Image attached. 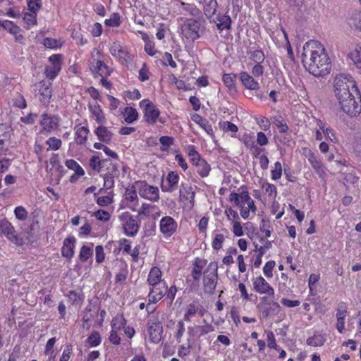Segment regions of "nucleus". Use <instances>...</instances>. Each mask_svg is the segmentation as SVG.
Masks as SVG:
<instances>
[{
  "instance_id": "obj_27",
  "label": "nucleus",
  "mask_w": 361,
  "mask_h": 361,
  "mask_svg": "<svg viewBox=\"0 0 361 361\" xmlns=\"http://www.w3.org/2000/svg\"><path fill=\"white\" fill-rule=\"evenodd\" d=\"M89 110L91 112L93 118L100 124H104L106 122L105 115L101 106L97 103L89 104Z\"/></svg>"
},
{
  "instance_id": "obj_50",
  "label": "nucleus",
  "mask_w": 361,
  "mask_h": 361,
  "mask_svg": "<svg viewBox=\"0 0 361 361\" xmlns=\"http://www.w3.org/2000/svg\"><path fill=\"white\" fill-rule=\"evenodd\" d=\"M225 240V236L221 233H215L212 240V247L215 250H219L222 248L223 243Z\"/></svg>"
},
{
  "instance_id": "obj_38",
  "label": "nucleus",
  "mask_w": 361,
  "mask_h": 361,
  "mask_svg": "<svg viewBox=\"0 0 361 361\" xmlns=\"http://www.w3.org/2000/svg\"><path fill=\"white\" fill-rule=\"evenodd\" d=\"M348 57L357 68L361 69V46H357L352 50L348 54Z\"/></svg>"
},
{
  "instance_id": "obj_56",
  "label": "nucleus",
  "mask_w": 361,
  "mask_h": 361,
  "mask_svg": "<svg viewBox=\"0 0 361 361\" xmlns=\"http://www.w3.org/2000/svg\"><path fill=\"white\" fill-rule=\"evenodd\" d=\"M348 25L350 27L361 31V14L355 15L354 17L349 18Z\"/></svg>"
},
{
  "instance_id": "obj_28",
  "label": "nucleus",
  "mask_w": 361,
  "mask_h": 361,
  "mask_svg": "<svg viewBox=\"0 0 361 361\" xmlns=\"http://www.w3.org/2000/svg\"><path fill=\"white\" fill-rule=\"evenodd\" d=\"M162 278V272L157 267H152L147 276V283L149 286L166 282Z\"/></svg>"
},
{
  "instance_id": "obj_37",
  "label": "nucleus",
  "mask_w": 361,
  "mask_h": 361,
  "mask_svg": "<svg viewBox=\"0 0 361 361\" xmlns=\"http://www.w3.org/2000/svg\"><path fill=\"white\" fill-rule=\"evenodd\" d=\"M127 321L123 314H117L111 322V328L114 330H121L126 325Z\"/></svg>"
},
{
  "instance_id": "obj_41",
  "label": "nucleus",
  "mask_w": 361,
  "mask_h": 361,
  "mask_svg": "<svg viewBox=\"0 0 361 361\" xmlns=\"http://www.w3.org/2000/svg\"><path fill=\"white\" fill-rule=\"evenodd\" d=\"M218 23L216 25L217 28L219 30H223L224 29H230L231 26V19L229 16L226 14H224L218 16L217 18Z\"/></svg>"
},
{
  "instance_id": "obj_18",
  "label": "nucleus",
  "mask_w": 361,
  "mask_h": 361,
  "mask_svg": "<svg viewBox=\"0 0 361 361\" xmlns=\"http://www.w3.org/2000/svg\"><path fill=\"white\" fill-rule=\"evenodd\" d=\"M179 175L175 171H170L162 180L161 188L163 192H173L178 187Z\"/></svg>"
},
{
  "instance_id": "obj_53",
  "label": "nucleus",
  "mask_w": 361,
  "mask_h": 361,
  "mask_svg": "<svg viewBox=\"0 0 361 361\" xmlns=\"http://www.w3.org/2000/svg\"><path fill=\"white\" fill-rule=\"evenodd\" d=\"M1 28L7 30L11 34L16 35L19 31V27L15 25L12 21L10 20H4L2 22Z\"/></svg>"
},
{
  "instance_id": "obj_64",
  "label": "nucleus",
  "mask_w": 361,
  "mask_h": 361,
  "mask_svg": "<svg viewBox=\"0 0 361 361\" xmlns=\"http://www.w3.org/2000/svg\"><path fill=\"white\" fill-rule=\"evenodd\" d=\"M23 20L27 24L34 25L37 23V13L31 11L26 13L24 15Z\"/></svg>"
},
{
  "instance_id": "obj_40",
  "label": "nucleus",
  "mask_w": 361,
  "mask_h": 361,
  "mask_svg": "<svg viewBox=\"0 0 361 361\" xmlns=\"http://www.w3.org/2000/svg\"><path fill=\"white\" fill-rule=\"evenodd\" d=\"M235 78L236 75L233 73H225L223 75V82L230 91H235Z\"/></svg>"
},
{
  "instance_id": "obj_21",
  "label": "nucleus",
  "mask_w": 361,
  "mask_h": 361,
  "mask_svg": "<svg viewBox=\"0 0 361 361\" xmlns=\"http://www.w3.org/2000/svg\"><path fill=\"white\" fill-rule=\"evenodd\" d=\"M305 157L307 158L310 164H311L312 167L316 171L317 173H319L320 176L325 172V169L320 159H319L314 152L309 149H305Z\"/></svg>"
},
{
  "instance_id": "obj_59",
  "label": "nucleus",
  "mask_w": 361,
  "mask_h": 361,
  "mask_svg": "<svg viewBox=\"0 0 361 361\" xmlns=\"http://www.w3.org/2000/svg\"><path fill=\"white\" fill-rule=\"evenodd\" d=\"M14 214L16 217L20 221H24L27 217V212L22 206L16 207L14 209Z\"/></svg>"
},
{
  "instance_id": "obj_54",
  "label": "nucleus",
  "mask_w": 361,
  "mask_h": 361,
  "mask_svg": "<svg viewBox=\"0 0 361 361\" xmlns=\"http://www.w3.org/2000/svg\"><path fill=\"white\" fill-rule=\"evenodd\" d=\"M271 179L277 180L281 178L282 176V165L281 162L276 161L274 164V169L271 171Z\"/></svg>"
},
{
  "instance_id": "obj_55",
  "label": "nucleus",
  "mask_w": 361,
  "mask_h": 361,
  "mask_svg": "<svg viewBox=\"0 0 361 361\" xmlns=\"http://www.w3.org/2000/svg\"><path fill=\"white\" fill-rule=\"evenodd\" d=\"M137 189L134 187L128 188L126 190V199L130 202L137 201Z\"/></svg>"
},
{
  "instance_id": "obj_8",
  "label": "nucleus",
  "mask_w": 361,
  "mask_h": 361,
  "mask_svg": "<svg viewBox=\"0 0 361 361\" xmlns=\"http://www.w3.org/2000/svg\"><path fill=\"white\" fill-rule=\"evenodd\" d=\"M357 96V100L355 99L353 94L349 98L345 97L338 100L341 109L351 116H356L361 112V97L360 94Z\"/></svg>"
},
{
  "instance_id": "obj_15",
  "label": "nucleus",
  "mask_w": 361,
  "mask_h": 361,
  "mask_svg": "<svg viewBox=\"0 0 361 361\" xmlns=\"http://www.w3.org/2000/svg\"><path fill=\"white\" fill-rule=\"evenodd\" d=\"M162 324L157 317H152L148 322V334L152 343H158L161 341Z\"/></svg>"
},
{
  "instance_id": "obj_16",
  "label": "nucleus",
  "mask_w": 361,
  "mask_h": 361,
  "mask_svg": "<svg viewBox=\"0 0 361 361\" xmlns=\"http://www.w3.org/2000/svg\"><path fill=\"white\" fill-rule=\"evenodd\" d=\"M39 100L44 105H47L50 102L52 96L51 83L45 80H42L36 84Z\"/></svg>"
},
{
  "instance_id": "obj_44",
  "label": "nucleus",
  "mask_w": 361,
  "mask_h": 361,
  "mask_svg": "<svg viewBox=\"0 0 361 361\" xmlns=\"http://www.w3.org/2000/svg\"><path fill=\"white\" fill-rule=\"evenodd\" d=\"M65 165L69 169L75 171V174L78 176H82L85 174L82 168L73 159H68L65 162Z\"/></svg>"
},
{
  "instance_id": "obj_11",
  "label": "nucleus",
  "mask_w": 361,
  "mask_h": 361,
  "mask_svg": "<svg viewBox=\"0 0 361 361\" xmlns=\"http://www.w3.org/2000/svg\"><path fill=\"white\" fill-rule=\"evenodd\" d=\"M61 59L60 54H53L49 58V65L44 69V75L50 80H54L61 69Z\"/></svg>"
},
{
  "instance_id": "obj_14",
  "label": "nucleus",
  "mask_w": 361,
  "mask_h": 361,
  "mask_svg": "<svg viewBox=\"0 0 361 361\" xmlns=\"http://www.w3.org/2000/svg\"><path fill=\"white\" fill-rule=\"evenodd\" d=\"M167 292L166 282L149 286L148 300L149 303H157L161 300Z\"/></svg>"
},
{
  "instance_id": "obj_19",
  "label": "nucleus",
  "mask_w": 361,
  "mask_h": 361,
  "mask_svg": "<svg viewBox=\"0 0 361 361\" xmlns=\"http://www.w3.org/2000/svg\"><path fill=\"white\" fill-rule=\"evenodd\" d=\"M113 164L110 159H101L98 155L92 156L89 161L90 168L98 173L102 171L104 168L109 169Z\"/></svg>"
},
{
  "instance_id": "obj_12",
  "label": "nucleus",
  "mask_w": 361,
  "mask_h": 361,
  "mask_svg": "<svg viewBox=\"0 0 361 361\" xmlns=\"http://www.w3.org/2000/svg\"><path fill=\"white\" fill-rule=\"evenodd\" d=\"M253 290L260 294L267 295L268 297H274V288L262 276L255 277L252 279Z\"/></svg>"
},
{
  "instance_id": "obj_57",
  "label": "nucleus",
  "mask_w": 361,
  "mask_h": 361,
  "mask_svg": "<svg viewBox=\"0 0 361 361\" xmlns=\"http://www.w3.org/2000/svg\"><path fill=\"white\" fill-rule=\"evenodd\" d=\"M275 262L274 260L268 261L263 267V272L267 278L269 279L273 276V269L275 267Z\"/></svg>"
},
{
  "instance_id": "obj_7",
  "label": "nucleus",
  "mask_w": 361,
  "mask_h": 361,
  "mask_svg": "<svg viewBox=\"0 0 361 361\" xmlns=\"http://www.w3.org/2000/svg\"><path fill=\"white\" fill-rule=\"evenodd\" d=\"M124 233L130 237L135 236L140 228V224L128 212H124L118 216Z\"/></svg>"
},
{
  "instance_id": "obj_49",
  "label": "nucleus",
  "mask_w": 361,
  "mask_h": 361,
  "mask_svg": "<svg viewBox=\"0 0 361 361\" xmlns=\"http://www.w3.org/2000/svg\"><path fill=\"white\" fill-rule=\"evenodd\" d=\"M102 341L100 334L97 331H93L87 338V342L91 347L98 346Z\"/></svg>"
},
{
  "instance_id": "obj_10",
  "label": "nucleus",
  "mask_w": 361,
  "mask_h": 361,
  "mask_svg": "<svg viewBox=\"0 0 361 361\" xmlns=\"http://www.w3.org/2000/svg\"><path fill=\"white\" fill-rule=\"evenodd\" d=\"M143 108L144 120L150 125L154 124L160 116V111L149 99H143L140 102Z\"/></svg>"
},
{
  "instance_id": "obj_2",
  "label": "nucleus",
  "mask_w": 361,
  "mask_h": 361,
  "mask_svg": "<svg viewBox=\"0 0 361 361\" xmlns=\"http://www.w3.org/2000/svg\"><path fill=\"white\" fill-rule=\"evenodd\" d=\"M334 92L337 99L352 96L355 92L359 95L355 81L353 78L348 73H340L336 75L334 80Z\"/></svg>"
},
{
  "instance_id": "obj_20",
  "label": "nucleus",
  "mask_w": 361,
  "mask_h": 361,
  "mask_svg": "<svg viewBox=\"0 0 361 361\" xmlns=\"http://www.w3.org/2000/svg\"><path fill=\"white\" fill-rule=\"evenodd\" d=\"M40 124L44 130L50 133L59 126V117L44 113L41 116Z\"/></svg>"
},
{
  "instance_id": "obj_36",
  "label": "nucleus",
  "mask_w": 361,
  "mask_h": 361,
  "mask_svg": "<svg viewBox=\"0 0 361 361\" xmlns=\"http://www.w3.org/2000/svg\"><path fill=\"white\" fill-rule=\"evenodd\" d=\"M158 210V207L147 203H143L137 212L141 218L149 216L154 212Z\"/></svg>"
},
{
  "instance_id": "obj_1",
  "label": "nucleus",
  "mask_w": 361,
  "mask_h": 361,
  "mask_svg": "<svg viewBox=\"0 0 361 361\" xmlns=\"http://www.w3.org/2000/svg\"><path fill=\"white\" fill-rule=\"evenodd\" d=\"M302 62L306 70L315 77L326 75L331 68L330 59L318 41L311 40L304 44Z\"/></svg>"
},
{
  "instance_id": "obj_46",
  "label": "nucleus",
  "mask_w": 361,
  "mask_h": 361,
  "mask_svg": "<svg viewBox=\"0 0 361 361\" xmlns=\"http://www.w3.org/2000/svg\"><path fill=\"white\" fill-rule=\"evenodd\" d=\"M281 307L277 302L273 301L269 304V307L263 308L262 314L267 317L271 314H277L280 311Z\"/></svg>"
},
{
  "instance_id": "obj_31",
  "label": "nucleus",
  "mask_w": 361,
  "mask_h": 361,
  "mask_svg": "<svg viewBox=\"0 0 361 361\" xmlns=\"http://www.w3.org/2000/svg\"><path fill=\"white\" fill-rule=\"evenodd\" d=\"M75 129L76 143L81 145H85L90 132L87 126H76Z\"/></svg>"
},
{
  "instance_id": "obj_23",
  "label": "nucleus",
  "mask_w": 361,
  "mask_h": 361,
  "mask_svg": "<svg viewBox=\"0 0 361 361\" xmlns=\"http://www.w3.org/2000/svg\"><path fill=\"white\" fill-rule=\"evenodd\" d=\"M108 171L104 175V187L106 189H111L114 185V177L117 176L119 173L118 167L116 164H113L106 169Z\"/></svg>"
},
{
  "instance_id": "obj_51",
  "label": "nucleus",
  "mask_w": 361,
  "mask_h": 361,
  "mask_svg": "<svg viewBox=\"0 0 361 361\" xmlns=\"http://www.w3.org/2000/svg\"><path fill=\"white\" fill-rule=\"evenodd\" d=\"M188 153L193 165L198 162L199 160L202 159L194 145H189L188 147Z\"/></svg>"
},
{
  "instance_id": "obj_22",
  "label": "nucleus",
  "mask_w": 361,
  "mask_h": 361,
  "mask_svg": "<svg viewBox=\"0 0 361 361\" xmlns=\"http://www.w3.org/2000/svg\"><path fill=\"white\" fill-rule=\"evenodd\" d=\"M76 240L75 237H69L64 240L63 247L61 248L62 255L71 259L74 255V249L75 247Z\"/></svg>"
},
{
  "instance_id": "obj_60",
  "label": "nucleus",
  "mask_w": 361,
  "mask_h": 361,
  "mask_svg": "<svg viewBox=\"0 0 361 361\" xmlns=\"http://www.w3.org/2000/svg\"><path fill=\"white\" fill-rule=\"evenodd\" d=\"M265 333L267 334V336L268 347L269 348H273V349H275L277 350L278 346H277V344L276 342L275 336H274V333L269 330H266Z\"/></svg>"
},
{
  "instance_id": "obj_48",
  "label": "nucleus",
  "mask_w": 361,
  "mask_h": 361,
  "mask_svg": "<svg viewBox=\"0 0 361 361\" xmlns=\"http://www.w3.org/2000/svg\"><path fill=\"white\" fill-rule=\"evenodd\" d=\"M325 339L322 335L317 334L307 339V344L311 346H322L324 345Z\"/></svg>"
},
{
  "instance_id": "obj_30",
  "label": "nucleus",
  "mask_w": 361,
  "mask_h": 361,
  "mask_svg": "<svg viewBox=\"0 0 361 361\" xmlns=\"http://www.w3.org/2000/svg\"><path fill=\"white\" fill-rule=\"evenodd\" d=\"M192 120L204 129L207 133L211 136H214V130L212 125L209 121L201 116L200 114H195L191 117Z\"/></svg>"
},
{
  "instance_id": "obj_52",
  "label": "nucleus",
  "mask_w": 361,
  "mask_h": 361,
  "mask_svg": "<svg viewBox=\"0 0 361 361\" xmlns=\"http://www.w3.org/2000/svg\"><path fill=\"white\" fill-rule=\"evenodd\" d=\"M46 144L49 146L47 150H58L61 147V140L55 137H49L47 141Z\"/></svg>"
},
{
  "instance_id": "obj_33",
  "label": "nucleus",
  "mask_w": 361,
  "mask_h": 361,
  "mask_svg": "<svg viewBox=\"0 0 361 361\" xmlns=\"http://www.w3.org/2000/svg\"><path fill=\"white\" fill-rule=\"evenodd\" d=\"M194 166L196 168L197 173L202 177H207L211 171L210 165L204 159L199 160Z\"/></svg>"
},
{
  "instance_id": "obj_43",
  "label": "nucleus",
  "mask_w": 361,
  "mask_h": 361,
  "mask_svg": "<svg viewBox=\"0 0 361 361\" xmlns=\"http://www.w3.org/2000/svg\"><path fill=\"white\" fill-rule=\"evenodd\" d=\"M93 244H91L90 246L84 245L82 246L80 250L79 253V259L82 262H85L87 261V259L92 257L93 254V249H92Z\"/></svg>"
},
{
  "instance_id": "obj_61",
  "label": "nucleus",
  "mask_w": 361,
  "mask_h": 361,
  "mask_svg": "<svg viewBox=\"0 0 361 361\" xmlns=\"http://www.w3.org/2000/svg\"><path fill=\"white\" fill-rule=\"evenodd\" d=\"M95 259L98 264L102 263L105 259V253L102 245H97L95 247Z\"/></svg>"
},
{
  "instance_id": "obj_39",
  "label": "nucleus",
  "mask_w": 361,
  "mask_h": 361,
  "mask_svg": "<svg viewBox=\"0 0 361 361\" xmlns=\"http://www.w3.org/2000/svg\"><path fill=\"white\" fill-rule=\"evenodd\" d=\"M259 183L261 188L264 190L265 193L267 194L270 198L275 199L277 195L276 186L266 180H262Z\"/></svg>"
},
{
  "instance_id": "obj_63",
  "label": "nucleus",
  "mask_w": 361,
  "mask_h": 361,
  "mask_svg": "<svg viewBox=\"0 0 361 361\" xmlns=\"http://www.w3.org/2000/svg\"><path fill=\"white\" fill-rule=\"evenodd\" d=\"M347 314V307L346 305L343 302H341L338 303L336 309V318H345Z\"/></svg>"
},
{
  "instance_id": "obj_25",
  "label": "nucleus",
  "mask_w": 361,
  "mask_h": 361,
  "mask_svg": "<svg viewBox=\"0 0 361 361\" xmlns=\"http://www.w3.org/2000/svg\"><path fill=\"white\" fill-rule=\"evenodd\" d=\"M239 78L245 88L251 90H257L259 88V85L254 78L247 72H241L239 73Z\"/></svg>"
},
{
  "instance_id": "obj_6",
  "label": "nucleus",
  "mask_w": 361,
  "mask_h": 361,
  "mask_svg": "<svg viewBox=\"0 0 361 361\" xmlns=\"http://www.w3.org/2000/svg\"><path fill=\"white\" fill-rule=\"evenodd\" d=\"M217 269V264L210 262L204 271L203 286L204 292L207 293L213 294L216 289L218 278Z\"/></svg>"
},
{
  "instance_id": "obj_35",
  "label": "nucleus",
  "mask_w": 361,
  "mask_h": 361,
  "mask_svg": "<svg viewBox=\"0 0 361 361\" xmlns=\"http://www.w3.org/2000/svg\"><path fill=\"white\" fill-rule=\"evenodd\" d=\"M124 120L128 123H133L138 118V112L137 111L132 107L127 106L124 109L123 111Z\"/></svg>"
},
{
  "instance_id": "obj_24",
  "label": "nucleus",
  "mask_w": 361,
  "mask_h": 361,
  "mask_svg": "<svg viewBox=\"0 0 361 361\" xmlns=\"http://www.w3.org/2000/svg\"><path fill=\"white\" fill-rule=\"evenodd\" d=\"M207 264V261L205 259L197 257L192 262V269L191 271V276L192 279L199 281L201 276L202 275V271L204 267Z\"/></svg>"
},
{
  "instance_id": "obj_3",
  "label": "nucleus",
  "mask_w": 361,
  "mask_h": 361,
  "mask_svg": "<svg viewBox=\"0 0 361 361\" xmlns=\"http://www.w3.org/2000/svg\"><path fill=\"white\" fill-rule=\"evenodd\" d=\"M205 30L201 21L194 18H185L180 26L182 39L187 42H195L200 38Z\"/></svg>"
},
{
  "instance_id": "obj_4",
  "label": "nucleus",
  "mask_w": 361,
  "mask_h": 361,
  "mask_svg": "<svg viewBox=\"0 0 361 361\" xmlns=\"http://www.w3.org/2000/svg\"><path fill=\"white\" fill-rule=\"evenodd\" d=\"M229 201L233 202L238 207L240 215L244 219L249 218L250 212L253 214L256 212L254 200L247 191H242L240 193L231 192L229 195Z\"/></svg>"
},
{
  "instance_id": "obj_13",
  "label": "nucleus",
  "mask_w": 361,
  "mask_h": 361,
  "mask_svg": "<svg viewBox=\"0 0 361 361\" xmlns=\"http://www.w3.org/2000/svg\"><path fill=\"white\" fill-rule=\"evenodd\" d=\"M177 227V222L169 216L162 217L159 221V230L165 238L172 236L176 232Z\"/></svg>"
},
{
  "instance_id": "obj_47",
  "label": "nucleus",
  "mask_w": 361,
  "mask_h": 361,
  "mask_svg": "<svg viewBox=\"0 0 361 361\" xmlns=\"http://www.w3.org/2000/svg\"><path fill=\"white\" fill-rule=\"evenodd\" d=\"M104 23L106 26L117 27L121 25V16L118 13H113L109 18L106 19Z\"/></svg>"
},
{
  "instance_id": "obj_58",
  "label": "nucleus",
  "mask_w": 361,
  "mask_h": 361,
  "mask_svg": "<svg viewBox=\"0 0 361 361\" xmlns=\"http://www.w3.org/2000/svg\"><path fill=\"white\" fill-rule=\"evenodd\" d=\"M11 127L8 124H0V138L9 140L11 137Z\"/></svg>"
},
{
  "instance_id": "obj_26",
  "label": "nucleus",
  "mask_w": 361,
  "mask_h": 361,
  "mask_svg": "<svg viewBox=\"0 0 361 361\" xmlns=\"http://www.w3.org/2000/svg\"><path fill=\"white\" fill-rule=\"evenodd\" d=\"M0 234L5 235L9 240L16 241L17 240L13 227L6 219L0 220Z\"/></svg>"
},
{
  "instance_id": "obj_29",
  "label": "nucleus",
  "mask_w": 361,
  "mask_h": 361,
  "mask_svg": "<svg viewBox=\"0 0 361 361\" xmlns=\"http://www.w3.org/2000/svg\"><path fill=\"white\" fill-rule=\"evenodd\" d=\"M94 133L98 139L104 143L109 144L111 141L113 133L105 126H100L94 130Z\"/></svg>"
},
{
  "instance_id": "obj_42",
  "label": "nucleus",
  "mask_w": 361,
  "mask_h": 361,
  "mask_svg": "<svg viewBox=\"0 0 361 361\" xmlns=\"http://www.w3.org/2000/svg\"><path fill=\"white\" fill-rule=\"evenodd\" d=\"M272 123L277 126L280 133H286L289 128L281 115H276L271 118Z\"/></svg>"
},
{
  "instance_id": "obj_5",
  "label": "nucleus",
  "mask_w": 361,
  "mask_h": 361,
  "mask_svg": "<svg viewBox=\"0 0 361 361\" xmlns=\"http://www.w3.org/2000/svg\"><path fill=\"white\" fill-rule=\"evenodd\" d=\"M93 61L91 63V71L94 78H108L112 70L102 59V54L99 50L94 48L91 52Z\"/></svg>"
},
{
  "instance_id": "obj_62",
  "label": "nucleus",
  "mask_w": 361,
  "mask_h": 361,
  "mask_svg": "<svg viewBox=\"0 0 361 361\" xmlns=\"http://www.w3.org/2000/svg\"><path fill=\"white\" fill-rule=\"evenodd\" d=\"M197 312V307L194 304H190L188 306L187 310L184 314L183 319L186 322H190L191 317Z\"/></svg>"
},
{
  "instance_id": "obj_17",
  "label": "nucleus",
  "mask_w": 361,
  "mask_h": 361,
  "mask_svg": "<svg viewBox=\"0 0 361 361\" xmlns=\"http://www.w3.org/2000/svg\"><path fill=\"white\" fill-rule=\"evenodd\" d=\"M109 51L111 54L117 59L122 64L127 63L131 60L129 53L120 42H114L111 45Z\"/></svg>"
},
{
  "instance_id": "obj_34",
  "label": "nucleus",
  "mask_w": 361,
  "mask_h": 361,
  "mask_svg": "<svg viewBox=\"0 0 361 361\" xmlns=\"http://www.w3.org/2000/svg\"><path fill=\"white\" fill-rule=\"evenodd\" d=\"M205 5L204 6V12L205 16L210 18L214 16L218 8L216 0H204Z\"/></svg>"
},
{
  "instance_id": "obj_9",
  "label": "nucleus",
  "mask_w": 361,
  "mask_h": 361,
  "mask_svg": "<svg viewBox=\"0 0 361 361\" xmlns=\"http://www.w3.org/2000/svg\"><path fill=\"white\" fill-rule=\"evenodd\" d=\"M135 187L141 197L152 202L159 200V190L157 186L150 185L145 181H140L136 183Z\"/></svg>"
},
{
  "instance_id": "obj_45",
  "label": "nucleus",
  "mask_w": 361,
  "mask_h": 361,
  "mask_svg": "<svg viewBox=\"0 0 361 361\" xmlns=\"http://www.w3.org/2000/svg\"><path fill=\"white\" fill-rule=\"evenodd\" d=\"M180 8L194 17L198 16L200 14V10L195 5L181 2Z\"/></svg>"
},
{
  "instance_id": "obj_32",
  "label": "nucleus",
  "mask_w": 361,
  "mask_h": 361,
  "mask_svg": "<svg viewBox=\"0 0 361 361\" xmlns=\"http://www.w3.org/2000/svg\"><path fill=\"white\" fill-rule=\"evenodd\" d=\"M180 197L190 202L193 204L195 199V192L192 190L191 186L185 185L183 183L181 184L179 190Z\"/></svg>"
}]
</instances>
